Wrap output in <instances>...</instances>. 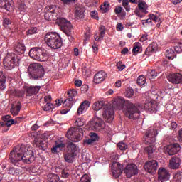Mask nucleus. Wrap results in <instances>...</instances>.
I'll use <instances>...</instances> for the list:
<instances>
[{
    "label": "nucleus",
    "mask_w": 182,
    "mask_h": 182,
    "mask_svg": "<svg viewBox=\"0 0 182 182\" xmlns=\"http://www.w3.org/2000/svg\"><path fill=\"white\" fill-rule=\"evenodd\" d=\"M59 6H47L44 16L45 19L50 21H56V23L60 26L61 31L65 33L67 36H70V35H72V23L66 18L59 17Z\"/></svg>",
    "instance_id": "nucleus-1"
},
{
    "label": "nucleus",
    "mask_w": 182,
    "mask_h": 182,
    "mask_svg": "<svg viewBox=\"0 0 182 182\" xmlns=\"http://www.w3.org/2000/svg\"><path fill=\"white\" fill-rule=\"evenodd\" d=\"M9 160L14 166H19L18 164L19 161H22L26 164H31V163L35 161V155L33 151L29 146L21 144L10 153Z\"/></svg>",
    "instance_id": "nucleus-2"
},
{
    "label": "nucleus",
    "mask_w": 182,
    "mask_h": 182,
    "mask_svg": "<svg viewBox=\"0 0 182 182\" xmlns=\"http://www.w3.org/2000/svg\"><path fill=\"white\" fill-rule=\"evenodd\" d=\"M114 107L122 109L125 116L129 119H139L140 117V111L136 105L129 101L124 100L122 97L114 98L112 103Z\"/></svg>",
    "instance_id": "nucleus-3"
},
{
    "label": "nucleus",
    "mask_w": 182,
    "mask_h": 182,
    "mask_svg": "<svg viewBox=\"0 0 182 182\" xmlns=\"http://www.w3.org/2000/svg\"><path fill=\"white\" fill-rule=\"evenodd\" d=\"M93 110L97 112L96 116H101V117H107V113L109 114L107 119L109 122H112L114 119V110L113 107L105 105L103 102H96L92 107Z\"/></svg>",
    "instance_id": "nucleus-4"
},
{
    "label": "nucleus",
    "mask_w": 182,
    "mask_h": 182,
    "mask_svg": "<svg viewBox=\"0 0 182 182\" xmlns=\"http://www.w3.org/2000/svg\"><path fill=\"white\" fill-rule=\"evenodd\" d=\"M45 42L52 49H59L62 46V39L57 33H48L45 36Z\"/></svg>",
    "instance_id": "nucleus-5"
},
{
    "label": "nucleus",
    "mask_w": 182,
    "mask_h": 182,
    "mask_svg": "<svg viewBox=\"0 0 182 182\" xmlns=\"http://www.w3.org/2000/svg\"><path fill=\"white\" fill-rule=\"evenodd\" d=\"M30 79L33 80H37L38 79H42L45 75V70H43V67L39 63H32L30 64L28 68Z\"/></svg>",
    "instance_id": "nucleus-6"
},
{
    "label": "nucleus",
    "mask_w": 182,
    "mask_h": 182,
    "mask_svg": "<svg viewBox=\"0 0 182 182\" xmlns=\"http://www.w3.org/2000/svg\"><path fill=\"white\" fill-rule=\"evenodd\" d=\"M29 56L38 62H46L49 59V54L46 51L36 47L30 50Z\"/></svg>",
    "instance_id": "nucleus-7"
},
{
    "label": "nucleus",
    "mask_w": 182,
    "mask_h": 182,
    "mask_svg": "<svg viewBox=\"0 0 182 182\" xmlns=\"http://www.w3.org/2000/svg\"><path fill=\"white\" fill-rule=\"evenodd\" d=\"M66 137L71 140V141H74V143H77L82 140L83 137V133L82 129L79 128H70L66 134Z\"/></svg>",
    "instance_id": "nucleus-8"
},
{
    "label": "nucleus",
    "mask_w": 182,
    "mask_h": 182,
    "mask_svg": "<svg viewBox=\"0 0 182 182\" xmlns=\"http://www.w3.org/2000/svg\"><path fill=\"white\" fill-rule=\"evenodd\" d=\"M16 60H19V58L15 55V53H9L3 61L5 69H7V70L14 69L16 65Z\"/></svg>",
    "instance_id": "nucleus-9"
},
{
    "label": "nucleus",
    "mask_w": 182,
    "mask_h": 182,
    "mask_svg": "<svg viewBox=\"0 0 182 182\" xmlns=\"http://www.w3.org/2000/svg\"><path fill=\"white\" fill-rule=\"evenodd\" d=\"M158 134L159 132L156 127L149 128L144 136L145 144H153V143H156V136Z\"/></svg>",
    "instance_id": "nucleus-10"
},
{
    "label": "nucleus",
    "mask_w": 182,
    "mask_h": 182,
    "mask_svg": "<svg viewBox=\"0 0 182 182\" xmlns=\"http://www.w3.org/2000/svg\"><path fill=\"white\" fill-rule=\"evenodd\" d=\"M136 109H139V114L141 110L144 109L147 112H149V113H157V104L154 103L153 101H146L144 106L141 105H139L138 106H136Z\"/></svg>",
    "instance_id": "nucleus-11"
},
{
    "label": "nucleus",
    "mask_w": 182,
    "mask_h": 182,
    "mask_svg": "<svg viewBox=\"0 0 182 182\" xmlns=\"http://www.w3.org/2000/svg\"><path fill=\"white\" fill-rule=\"evenodd\" d=\"M144 168L150 174H156L157 168H159V163L156 160H151L146 162Z\"/></svg>",
    "instance_id": "nucleus-12"
},
{
    "label": "nucleus",
    "mask_w": 182,
    "mask_h": 182,
    "mask_svg": "<svg viewBox=\"0 0 182 182\" xmlns=\"http://www.w3.org/2000/svg\"><path fill=\"white\" fill-rule=\"evenodd\" d=\"M90 124L92 130H96L97 132H100V130H103L106 127L105 122L98 115L95 116Z\"/></svg>",
    "instance_id": "nucleus-13"
},
{
    "label": "nucleus",
    "mask_w": 182,
    "mask_h": 182,
    "mask_svg": "<svg viewBox=\"0 0 182 182\" xmlns=\"http://www.w3.org/2000/svg\"><path fill=\"white\" fill-rule=\"evenodd\" d=\"M124 173L126 174L128 178H130V177H132V176H136V174L139 173L137 166L134 164H128L125 167Z\"/></svg>",
    "instance_id": "nucleus-14"
},
{
    "label": "nucleus",
    "mask_w": 182,
    "mask_h": 182,
    "mask_svg": "<svg viewBox=\"0 0 182 182\" xmlns=\"http://www.w3.org/2000/svg\"><path fill=\"white\" fill-rule=\"evenodd\" d=\"M158 180L161 182L170 180V172L165 168L161 167L158 170Z\"/></svg>",
    "instance_id": "nucleus-15"
},
{
    "label": "nucleus",
    "mask_w": 182,
    "mask_h": 182,
    "mask_svg": "<svg viewBox=\"0 0 182 182\" xmlns=\"http://www.w3.org/2000/svg\"><path fill=\"white\" fill-rule=\"evenodd\" d=\"M112 176L115 178H119L123 173V165L119 162H113L112 165Z\"/></svg>",
    "instance_id": "nucleus-16"
},
{
    "label": "nucleus",
    "mask_w": 182,
    "mask_h": 182,
    "mask_svg": "<svg viewBox=\"0 0 182 182\" xmlns=\"http://www.w3.org/2000/svg\"><path fill=\"white\" fill-rule=\"evenodd\" d=\"M164 149L166 154H168V156H174V154H177L181 150V147H180L178 144L168 145Z\"/></svg>",
    "instance_id": "nucleus-17"
},
{
    "label": "nucleus",
    "mask_w": 182,
    "mask_h": 182,
    "mask_svg": "<svg viewBox=\"0 0 182 182\" xmlns=\"http://www.w3.org/2000/svg\"><path fill=\"white\" fill-rule=\"evenodd\" d=\"M75 103V101L72 97H69L66 99L64 102L63 103V107L65 109L61 110L60 113L61 114H66L67 113H69L70 112V109H72V107L73 106V104Z\"/></svg>",
    "instance_id": "nucleus-18"
},
{
    "label": "nucleus",
    "mask_w": 182,
    "mask_h": 182,
    "mask_svg": "<svg viewBox=\"0 0 182 182\" xmlns=\"http://www.w3.org/2000/svg\"><path fill=\"white\" fill-rule=\"evenodd\" d=\"M168 79L171 83H173L174 85L182 83V75L180 73L169 75Z\"/></svg>",
    "instance_id": "nucleus-19"
},
{
    "label": "nucleus",
    "mask_w": 182,
    "mask_h": 182,
    "mask_svg": "<svg viewBox=\"0 0 182 182\" xmlns=\"http://www.w3.org/2000/svg\"><path fill=\"white\" fill-rule=\"evenodd\" d=\"M0 8H4L6 11H14V1L13 0H0Z\"/></svg>",
    "instance_id": "nucleus-20"
},
{
    "label": "nucleus",
    "mask_w": 182,
    "mask_h": 182,
    "mask_svg": "<svg viewBox=\"0 0 182 182\" xmlns=\"http://www.w3.org/2000/svg\"><path fill=\"white\" fill-rule=\"evenodd\" d=\"M107 75L105 71H99L94 76V83L96 85H99V83H102L104 80H106Z\"/></svg>",
    "instance_id": "nucleus-21"
},
{
    "label": "nucleus",
    "mask_w": 182,
    "mask_h": 182,
    "mask_svg": "<svg viewBox=\"0 0 182 182\" xmlns=\"http://www.w3.org/2000/svg\"><path fill=\"white\" fill-rule=\"evenodd\" d=\"M86 9H85V6L82 4H77L75 6V15L77 18H79L80 19H83L85 18V11Z\"/></svg>",
    "instance_id": "nucleus-22"
},
{
    "label": "nucleus",
    "mask_w": 182,
    "mask_h": 182,
    "mask_svg": "<svg viewBox=\"0 0 182 182\" xmlns=\"http://www.w3.org/2000/svg\"><path fill=\"white\" fill-rule=\"evenodd\" d=\"M90 107V102L89 101H84L81 105L79 106L77 110V114L80 116V114H83L89 109Z\"/></svg>",
    "instance_id": "nucleus-23"
},
{
    "label": "nucleus",
    "mask_w": 182,
    "mask_h": 182,
    "mask_svg": "<svg viewBox=\"0 0 182 182\" xmlns=\"http://www.w3.org/2000/svg\"><path fill=\"white\" fill-rule=\"evenodd\" d=\"M25 50H26L25 45L23 42H20L14 48V52L13 53H14L16 56H18V55H22L25 53Z\"/></svg>",
    "instance_id": "nucleus-24"
},
{
    "label": "nucleus",
    "mask_w": 182,
    "mask_h": 182,
    "mask_svg": "<svg viewBox=\"0 0 182 182\" xmlns=\"http://www.w3.org/2000/svg\"><path fill=\"white\" fill-rule=\"evenodd\" d=\"M157 50H159V45H157V43H152L146 48L145 54L147 56H150L152 53H156Z\"/></svg>",
    "instance_id": "nucleus-25"
},
{
    "label": "nucleus",
    "mask_w": 182,
    "mask_h": 182,
    "mask_svg": "<svg viewBox=\"0 0 182 182\" xmlns=\"http://www.w3.org/2000/svg\"><path fill=\"white\" fill-rule=\"evenodd\" d=\"M169 167L172 170H176L180 167V158H172L169 161Z\"/></svg>",
    "instance_id": "nucleus-26"
},
{
    "label": "nucleus",
    "mask_w": 182,
    "mask_h": 182,
    "mask_svg": "<svg viewBox=\"0 0 182 182\" xmlns=\"http://www.w3.org/2000/svg\"><path fill=\"white\" fill-rule=\"evenodd\" d=\"M26 92H27L28 95H36V93L39 92L41 90V87L36 86V87H25Z\"/></svg>",
    "instance_id": "nucleus-27"
},
{
    "label": "nucleus",
    "mask_w": 182,
    "mask_h": 182,
    "mask_svg": "<svg viewBox=\"0 0 182 182\" xmlns=\"http://www.w3.org/2000/svg\"><path fill=\"white\" fill-rule=\"evenodd\" d=\"M6 77L4 74V72L0 71V89L5 90L6 89Z\"/></svg>",
    "instance_id": "nucleus-28"
},
{
    "label": "nucleus",
    "mask_w": 182,
    "mask_h": 182,
    "mask_svg": "<svg viewBox=\"0 0 182 182\" xmlns=\"http://www.w3.org/2000/svg\"><path fill=\"white\" fill-rule=\"evenodd\" d=\"M65 147V143H63L62 141H55V146H53L51 149L52 153H56L58 151V149L62 150V149H64Z\"/></svg>",
    "instance_id": "nucleus-29"
},
{
    "label": "nucleus",
    "mask_w": 182,
    "mask_h": 182,
    "mask_svg": "<svg viewBox=\"0 0 182 182\" xmlns=\"http://www.w3.org/2000/svg\"><path fill=\"white\" fill-rule=\"evenodd\" d=\"M138 7L144 14H149V11H147V9H149V6H147V3H146V1H142L139 2Z\"/></svg>",
    "instance_id": "nucleus-30"
},
{
    "label": "nucleus",
    "mask_w": 182,
    "mask_h": 182,
    "mask_svg": "<svg viewBox=\"0 0 182 182\" xmlns=\"http://www.w3.org/2000/svg\"><path fill=\"white\" fill-rule=\"evenodd\" d=\"M28 12V8L25 5V3H21L18 5V10L16 11V14L19 15L21 14V15H25V14Z\"/></svg>",
    "instance_id": "nucleus-31"
},
{
    "label": "nucleus",
    "mask_w": 182,
    "mask_h": 182,
    "mask_svg": "<svg viewBox=\"0 0 182 182\" xmlns=\"http://www.w3.org/2000/svg\"><path fill=\"white\" fill-rule=\"evenodd\" d=\"M156 150L157 149L154 145H150L149 146L146 148V151L147 152L149 157L151 158L154 156V153H156Z\"/></svg>",
    "instance_id": "nucleus-32"
},
{
    "label": "nucleus",
    "mask_w": 182,
    "mask_h": 182,
    "mask_svg": "<svg viewBox=\"0 0 182 182\" xmlns=\"http://www.w3.org/2000/svg\"><path fill=\"white\" fill-rule=\"evenodd\" d=\"M75 157H76V154L69 152L65 155L64 159L67 163H73Z\"/></svg>",
    "instance_id": "nucleus-33"
},
{
    "label": "nucleus",
    "mask_w": 182,
    "mask_h": 182,
    "mask_svg": "<svg viewBox=\"0 0 182 182\" xmlns=\"http://www.w3.org/2000/svg\"><path fill=\"white\" fill-rule=\"evenodd\" d=\"M59 181V176L55 173H49L47 176V182H58Z\"/></svg>",
    "instance_id": "nucleus-34"
},
{
    "label": "nucleus",
    "mask_w": 182,
    "mask_h": 182,
    "mask_svg": "<svg viewBox=\"0 0 182 182\" xmlns=\"http://www.w3.org/2000/svg\"><path fill=\"white\" fill-rule=\"evenodd\" d=\"M22 108V106L21 104H18L16 107H12L11 109V113L13 114V116H18L19 114V112H21V109Z\"/></svg>",
    "instance_id": "nucleus-35"
},
{
    "label": "nucleus",
    "mask_w": 182,
    "mask_h": 182,
    "mask_svg": "<svg viewBox=\"0 0 182 182\" xmlns=\"http://www.w3.org/2000/svg\"><path fill=\"white\" fill-rule=\"evenodd\" d=\"M9 173L11 174V176H15L16 177L21 174V168H10L9 169Z\"/></svg>",
    "instance_id": "nucleus-36"
},
{
    "label": "nucleus",
    "mask_w": 182,
    "mask_h": 182,
    "mask_svg": "<svg viewBox=\"0 0 182 182\" xmlns=\"http://www.w3.org/2000/svg\"><path fill=\"white\" fill-rule=\"evenodd\" d=\"M68 149L70 150V153H73L74 154L77 153V146L73 143H70L68 144Z\"/></svg>",
    "instance_id": "nucleus-37"
},
{
    "label": "nucleus",
    "mask_w": 182,
    "mask_h": 182,
    "mask_svg": "<svg viewBox=\"0 0 182 182\" xmlns=\"http://www.w3.org/2000/svg\"><path fill=\"white\" fill-rule=\"evenodd\" d=\"M136 82L139 86H144L146 85V77L144 75L139 76Z\"/></svg>",
    "instance_id": "nucleus-38"
},
{
    "label": "nucleus",
    "mask_w": 182,
    "mask_h": 182,
    "mask_svg": "<svg viewBox=\"0 0 182 182\" xmlns=\"http://www.w3.org/2000/svg\"><path fill=\"white\" fill-rule=\"evenodd\" d=\"M134 95V90L132 87H128L125 92V96L130 99V97H133Z\"/></svg>",
    "instance_id": "nucleus-39"
},
{
    "label": "nucleus",
    "mask_w": 182,
    "mask_h": 182,
    "mask_svg": "<svg viewBox=\"0 0 182 182\" xmlns=\"http://www.w3.org/2000/svg\"><path fill=\"white\" fill-rule=\"evenodd\" d=\"M147 77L149 79H155V77H157V72L156 70H150L147 73Z\"/></svg>",
    "instance_id": "nucleus-40"
},
{
    "label": "nucleus",
    "mask_w": 182,
    "mask_h": 182,
    "mask_svg": "<svg viewBox=\"0 0 182 182\" xmlns=\"http://www.w3.org/2000/svg\"><path fill=\"white\" fill-rule=\"evenodd\" d=\"M100 8L102 10V14H106V12L109 11V8H110V4L108 3H104Z\"/></svg>",
    "instance_id": "nucleus-41"
},
{
    "label": "nucleus",
    "mask_w": 182,
    "mask_h": 182,
    "mask_svg": "<svg viewBox=\"0 0 182 182\" xmlns=\"http://www.w3.org/2000/svg\"><path fill=\"white\" fill-rule=\"evenodd\" d=\"M174 53H175L174 50L173 49L167 50L166 53V58H168V59H174V56H176Z\"/></svg>",
    "instance_id": "nucleus-42"
},
{
    "label": "nucleus",
    "mask_w": 182,
    "mask_h": 182,
    "mask_svg": "<svg viewBox=\"0 0 182 182\" xmlns=\"http://www.w3.org/2000/svg\"><path fill=\"white\" fill-rule=\"evenodd\" d=\"M139 52H140V43H135L132 49V53L136 55Z\"/></svg>",
    "instance_id": "nucleus-43"
},
{
    "label": "nucleus",
    "mask_w": 182,
    "mask_h": 182,
    "mask_svg": "<svg viewBox=\"0 0 182 182\" xmlns=\"http://www.w3.org/2000/svg\"><path fill=\"white\" fill-rule=\"evenodd\" d=\"M92 179L90 178V175L88 174H84L80 180V182H91Z\"/></svg>",
    "instance_id": "nucleus-44"
},
{
    "label": "nucleus",
    "mask_w": 182,
    "mask_h": 182,
    "mask_svg": "<svg viewBox=\"0 0 182 182\" xmlns=\"http://www.w3.org/2000/svg\"><path fill=\"white\" fill-rule=\"evenodd\" d=\"M85 119H83V118H77L75 120V124L76 126H78V127H82V126L85 125Z\"/></svg>",
    "instance_id": "nucleus-45"
},
{
    "label": "nucleus",
    "mask_w": 182,
    "mask_h": 182,
    "mask_svg": "<svg viewBox=\"0 0 182 182\" xmlns=\"http://www.w3.org/2000/svg\"><path fill=\"white\" fill-rule=\"evenodd\" d=\"M117 149L121 150L122 151H124V150H127V144L124 142H119L117 144Z\"/></svg>",
    "instance_id": "nucleus-46"
},
{
    "label": "nucleus",
    "mask_w": 182,
    "mask_h": 182,
    "mask_svg": "<svg viewBox=\"0 0 182 182\" xmlns=\"http://www.w3.org/2000/svg\"><path fill=\"white\" fill-rule=\"evenodd\" d=\"M38 33V28L36 27H32L26 31V35H35Z\"/></svg>",
    "instance_id": "nucleus-47"
},
{
    "label": "nucleus",
    "mask_w": 182,
    "mask_h": 182,
    "mask_svg": "<svg viewBox=\"0 0 182 182\" xmlns=\"http://www.w3.org/2000/svg\"><path fill=\"white\" fill-rule=\"evenodd\" d=\"M122 6L125 8L127 12H130V6L129 5L128 0H122Z\"/></svg>",
    "instance_id": "nucleus-48"
},
{
    "label": "nucleus",
    "mask_w": 182,
    "mask_h": 182,
    "mask_svg": "<svg viewBox=\"0 0 182 182\" xmlns=\"http://www.w3.org/2000/svg\"><path fill=\"white\" fill-rule=\"evenodd\" d=\"M106 33V28L104 26H100V38H105V35Z\"/></svg>",
    "instance_id": "nucleus-49"
},
{
    "label": "nucleus",
    "mask_w": 182,
    "mask_h": 182,
    "mask_svg": "<svg viewBox=\"0 0 182 182\" xmlns=\"http://www.w3.org/2000/svg\"><path fill=\"white\" fill-rule=\"evenodd\" d=\"M175 51L176 53H182V43L181 41L178 42L177 46L175 47Z\"/></svg>",
    "instance_id": "nucleus-50"
},
{
    "label": "nucleus",
    "mask_w": 182,
    "mask_h": 182,
    "mask_svg": "<svg viewBox=\"0 0 182 182\" xmlns=\"http://www.w3.org/2000/svg\"><path fill=\"white\" fill-rule=\"evenodd\" d=\"M90 139L93 141H97V140H99V136L97 135V134L95 133V132H91L90 133Z\"/></svg>",
    "instance_id": "nucleus-51"
},
{
    "label": "nucleus",
    "mask_w": 182,
    "mask_h": 182,
    "mask_svg": "<svg viewBox=\"0 0 182 182\" xmlns=\"http://www.w3.org/2000/svg\"><path fill=\"white\" fill-rule=\"evenodd\" d=\"M52 107H53V105H52V103L50 102H46V104L44 105L43 107V110H45L46 112H48V110L52 109Z\"/></svg>",
    "instance_id": "nucleus-52"
},
{
    "label": "nucleus",
    "mask_w": 182,
    "mask_h": 182,
    "mask_svg": "<svg viewBox=\"0 0 182 182\" xmlns=\"http://www.w3.org/2000/svg\"><path fill=\"white\" fill-rule=\"evenodd\" d=\"M11 23H12V21H11V20L8 18H5L3 20V25L4 26H5V28H6L7 26H9V25H11Z\"/></svg>",
    "instance_id": "nucleus-53"
},
{
    "label": "nucleus",
    "mask_w": 182,
    "mask_h": 182,
    "mask_svg": "<svg viewBox=\"0 0 182 182\" xmlns=\"http://www.w3.org/2000/svg\"><path fill=\"white\" fill-rule=\"evenodd\" d=\"M69 97H75V96L77 95V91L76 90H71L68 92Z\"/></svg>",
    "instance_id": "nucleus-54"
},
{
    "label": "nucleus",
    "mask_w": 182,
    "mask_h": 182,
    "mask_svg": "<svg viewBox=\"0 0 182 182\" xmlns=\"http://www.w3.org/2000/svg\"><path fill=\"white\" fill-rule=\"evenodd\" d=\"M149 18L154 21V22H160V17L154 14H150Z\"/></svg>",
    "instance_id": "nucleus-55"
},
{
    "label": "nucleus",
    "mask_w": 182,
    "mask_h": 182,
    "mask_svg": "<svg viewBox=\"0 0 182 182\" xmlns=\"http://www.w3.org/2000/svg\"><path fill=\"white\" fill-rule=\"evenodd\" d=\"M116 66L117 69H119L120 71L123 70L126 68V65L122 63V62L117 63Z\"/></svg>",
    "instance_id": "nucleus-56"
},
{
    "label": "nucleus",
    "mask_w": 182,
    "mask_h": 182,
    "mask_svg": "<svg viewBox=\"0 0 182 182\" xmlns=\"http://www.w3.org/2000/svg\"><path fill=\"white\" fill-rule=\"evenodd\" d=\"M25 92H26V90L23 88V90H18L16 92V96L18 97H23V96H25Z\"/></svg>",
    "instance_id": "nucleus-57"
},
{
    "label": "nucleus",
    "mask_w": 182,
    "mask_h": 182,
    "mask_svg": "<svg viewBox=\"0 0 182 182\" xmlns=\"http://www.w3.org/2000/svg\"><path fill=\"white\" fill-rule=\"evenodd\" d=\"M90 15L93 18V19L99 20V16H97V11H91Z\"/></svg>",
    "instance_id": "nucleus-58"
},
{
    "label": "nucleus",
    "mask_w": 182,
    "mask_h": 182,
    "mask_svg": "<svg viewBox=\"0 0 182 182\" xmlns=\"http://www.w3.org/2000/svg\"><path fill=\"white\" fill-rule=\"evenodd\" d=\"M147 36H149L147 33L142 35L140 38V42H146V41H147Z\"/></svg>",
    "instance_id": "nucleus-59"
},
{
    "label": "nucleus",
    "mask_w": 182,
    "mask_h": 182,
    "mask_svg": "<svg viewBox=\"0 0 182 182\" xmlns=\"http://www.w3.org/2000/svg\"><path fill=\"white\" fill-rule=\"evenodd\" d=\"M50 100H52V96L47 95L44 97V101L46 103H50Z\"/></svg>",
    "instance_id": "nucleus-60"
},
{
    "label": "nucleus",
    "mask_w": 182,
    "mask_h": 182,
    "mask_svg": "<svg viewBox=\"0 0 182 182\" xmlns=\"http://www.w3.org/2000/svg\"><path fill=\"white\" fill-rule=\"evenodd\" d=\"M14 123H15V120L14 119H9L6 122V126H12V124H14Z\"/></svg>",
    "instance_id": "nucleus-61"
},
{
    "label": "nucleus",
    "mask_w": 182,
    "mask_h": 182,
    "mask_svg": "<svg viewBox=\"0 0 182 182\" xmlns=\"http://www.w3.org/2000/svg\"><path fill=\"white\" fill-rule=\"evenodd\" d=\"M122 11H123V8H122L121 6H118L115 8V14H122Z\"/></svg>",
    "instance_id": "nucleus-62"
},
{
    "label": "nucleus",
    "mask_w": 182,
    "mask_h": 182,
    "mask_svg": "<svg viewBox=\"0 0 182 182\" xmlns=\"http://www.w3.org/2000/svg\"><path fill=\"white\" fill-rule=\"evenodd\" d=\"M82 84L83 82H82V80H75V86H77V87H80V86H82Z\"/></svg>",
    "instance_id": "nucleus-63"
},
{
    "label": "nucleus",
    "mask_w": 182,
    "mask_h": 182,
    "mask_svg": "<svg viewBox=\"0 0 182 182\" xmlns=\"http://www.w3.org/2000/svg\"><path fill=\"white\" fill-rule=\"evenodd\" d=\"M123 29H124V27H123V24L118 23L117 25V31H123Z\"/></svg>",
    "instance_id": "nucleus-64"
}]
</instances>
